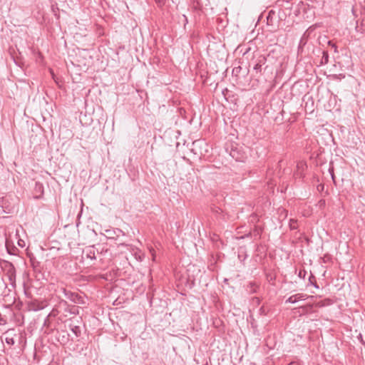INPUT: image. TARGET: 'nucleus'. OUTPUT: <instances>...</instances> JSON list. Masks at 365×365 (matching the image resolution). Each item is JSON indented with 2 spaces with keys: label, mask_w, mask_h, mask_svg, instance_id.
<instances>
[{
  "label": "nucleus",
  "mask_w": 365,
  "mask_h": 365,
  "mask_svg": "<svg viewBox=\"0 0 365 365\" xmlns=\"http://www.w3.org/2000/svg\"><path fill=\"white\" fill-rule=\"evenodd\" d=\"M326 304H327L325 303V301H320V302H317V306L319 307H322L325 306Z\"/></svg>",
  "instance_id": "393cba45"
},
{
  "label": "nucleus",
  "mask_w": 365,
  "mask_h": 365,
  "mask_svg": "<svg viewBox=\"0 0 365 365\" xmlns=\"http://www.w3.org/2000/svg\"><path fill=\"white\" fill-rule=\"evenodd\" d=\"M6 247L9 255H17L19 249L16 248L14 245H11L8 240L6 241Z\"/></svg>",
  "instance_id": "9d476101"
},
{
  "label": "nucleus",
  "mask_w": 365,
  "mask_h": 365,
  "mask_svg": "<svg viewBox=\"0 0 365 365\" xmlns=\"http://www.w3.org/2000/svg\"><path fill=\"white\" fill-rule=\"evenodd\" d=\"M6 342L9 345H13L15 343V341L13 338L6 337Z\"/></svg>",
  "instance_id": "412c9836"
},
{
  "label": "nucleus",
  "mask_w": 365,
  "mask_h": 365,
  "mask_svg": "<svg viewBox=\"0 0 365 365\" xmlns=\"http://www.w3.org/2000/svg\"><path fill=\"white\" fill-rule=\"evenodd\" d=\"M313 296H308L302 293H298L290 296L286 301L285 303L294 304L301 300H305L307 298H313Z\"/></svg>",
  "instance_id": "39448f33"
},
{
  "label": "nucleus",
  "mask_w": 365,
  "mask_h": 365,
  "mask_svg": "<svg viewBox=\"0 0 365 365\" xmlns=\"http://www.w3.org/2000/svg\"><path fill=\"white\" fill-rule=\"evenodd\" d=\"M184 18L185 19V21H187L186 16L184 15Z\"/></svg>",
  "instance_id": "c9c22d12"
},
{
  "label": "nucleus",
  "mask_w": 365,
  "mask_h": 365,
  "mask_svg": "<svg viewBox=\"0 0 365 365\" xmlns=\"http://www.w3.org/2000/svg\"><path fill=\"white\" fill-rule=\"evenodd\" d=\"M52 313H50L47 317L46 318L44 319V322H43V326L44 327H49V324H50V320H49V317L51 316Z\"/></svg>",
  "instance_id": "6ab92c4d"
},
{
  "label": "nucleus",
  "mask_w": 365,
  "mask_h": 365,
  "mask_svg": "<svg viewBox=\"0 0 365 365\" xmlns=\"http://www.w3.org/2000/svg\"><path fill=\"white\" fill-rule=\"evenodd\" d=\"M314 279V275H312V274H311V276H310V277H309V282H310L312 284V283H313V282H313V279Z\"/></svg>",
  "instance_id": "c756f323"
},
{
  "label": "nucleus",
  "mask_w": 365,
  "mask_h": 365,
  "mask_svg": "<svg viewBox=\"0 0 365 365\" xmlns=\"http://www.w3.org/2000/svg\"><path fill=\"white\" fill-rule=\"evenodd\" d=\"M61 291L64 296L75 304H84L86 303L84 297L77 292L68 290L66 288H61Z\"/></svg>",
  "instance_id": "f03ea898"
},
{
  "label": "nucleus",
  "mask_w": 365,
  "mask_h": 365,
  "mask_svg": "<svg viewBox=\"0 0 365 365\" xmlns=\"http://www.w3.org/2000/svg\"><path fill=\"white\" fill-rule=\"evenodd\" d=\"M275 15V12L273 10H271L268 12V15L267 16V24H272V19L274 16Z\"/></svg>",
  "instance_id": "2eb2a0df"
},
{
  "label": "nucleus",
  "mask_w": 365,
  "mask_h": 365,
  "mask_svg": "<svg viewBox=\"0 0 365 365\" xmlns=\"http://www.w3.org/2000/svg\"><path fill=\"white\" fill-rule=\"evenodd\" d=\"M71 313H73V314H75V313H76V312H75V311H71Z\"/></svg>",
  "instance_id": "e433bc0d"
},
{
  "label": "nucleus",
  "mask_w": 365,
  "mask_h": 365,
  "mask_svg": "<svg viewBox=\"0 0 365 365\" xmlns=\"http://www.w3.org/2000/svg\"><path fill=\"white\" fill-rule=\"evenodd\" d=\"M297 221L294 219H291L289 220V227L291 230H296L297 228Z\"/></svg>",
  "instance_id": "dca6fc26"
},
{
  "label": "nucleus",
  "mask_w": 365,
  "mask_h": 365,
  "mask_svg": "<svg viewBox=\"0 0 365 365\" xmlns=\"http://www.w3.org/2000/svg\"><path fill=\"white\" fill-rule=\"evenodd\" d=\"M7 322V319L6 318V315H2L1 312H0V325H4Z\"/></svg>",
  "instance_id": "a211bd4d"
},
{
  "label": "nucleus",
  "mask_w": 365,
  "mask_h": 365,
  "mask_svg": "<svg viewBox=\"0 0 365 365\" xmlns=\"http://www.w3.org/2000/svg\"><path fill=\"white\" fill-rule=\"evenodd\" d=\"M306 167H307L306 164H304L302 162L297 163V170H304Z\"/></svg>",
  "instance_id": "aec40b11"
},
{
  "label": "nucleus",
  "mask_w": 365,
  "mask_h": 365,
  "mask_svg": "<svg viewBox=\"0 0 365 365\" xmlns=\"http://www.w3.org/2000/svg\"><path fill=\"white\" fill-rule=\"evenodd\" d=\"M18 244L19 246L23 247L24 245V242L23 240H19Z\"/></svg>",
  "instance_id": "cd10ccee"
},
{
  "label": "nucleus",
  "mask_w": 365,
  "mask_h": 365,
  "mask_svg": "<svg viewBox=\"0 0 365 365\" xmlns=\"http://www.w3.org/2000/svg\"><path fill=\"white\" fill-rule=\"evenodd\" d=\"M267 57L264 55H259L253 61V72L256 76H259L264 74L267 70L269 66L266 64Z\"/></svg>",
  "instance_id": "f257e3e1"
},
{
  "label": "nucleus",
  "mask_w": 365,
  "mask_h": 365,
  "mask_svg": "<svg viewBox=\"0 0 365 365\" xmlns=\"http://www.w3.org/2000/svg\"><path fill=\"white\" fill-rule=\"evenodd\" d=\"M29 309L33 311H39L43 309V305L38 302H33L29 304Z\"/></svg>",
  "instance_id": "9b49d317"
},
{
  "label": "nucleus",
  "mask_w": 365,
  "mask_h": 365,
  "mask_svg": "<svg viewBox=\"0 0 365 365\" xmlns=\"http://www.w3.org/2000/svg\"><path fill=\"white\" fill-rule=\"evenodd\" d=\"M329 172L330 173V174L331 175L332 172H334V168H329Z\"/></svg>",
  "instance_id": "2f4dec72"
},
{
  "label": "nucleus",
  "mask_w": 365,
  "mask_h": 365,
  "mask_svg": "<svg viewBox=\"0 0 365 365\" xmlns=\"http://www.w3.org/2000/svg\"><path fill=\"white\" fill-rule=\"evenodd\" d=\"M288 365H299V364L296 361H292V362L289 363Z\"/></svg>",
  "instance_id": "7c9ffc66"
},
{
  "label": "nucleus",
  "mask_w": 365,
  "mask_h": 365,
  "mask_svg": "<svg viewBox=\"0 0 365 365\" xmlns=\"http://www.w3.org/2000/svg\"><path fill=\"white\" fill-rule=\"evenodd\" d=\"M255 299H256V300L257 301V302H259V298H257V297H255Z\"/></svg>",
  "instance_id": "f704fd0d"
},
{
  "label": "nucleus",
  "mask_w": 365,
  "mask_h": 365,
  "mask_svg": "<svg viewBox=\"0 0 365 365\" xmlns=\"http://www.w3.org/2000/svg\"><path fill=\"white\" fill-rule=\"evenodd\" d=\"M329 62V53L327 51H322V57L320 61V65L327 64Z\"/></svg>",
  "instance_id": "4468645a"
},
{
  "label": "nucleus",
  "mask_w": 365,
  "mask_h": 365,
  "mask_svg": "<svg viewBox=\"0 0 365 365\" xmlns=\"http://www.w3.org/2000/svg\"><path fill=\"white\" fill-rule=\"evenodd\" d=\"M247 237H253V236L250 235V233H248L247 235H246Z\"/></svg>",
  "instance_id": "72a5a7b5"
},
{
  "label": "nucleus",
  "mask_w": 365,
  "mask_h": 365,
  "mask_svg": "<svg viewBox=\"0 0 365 365\" xmlns=\"http://www.w3.org/2000/svg\"><path fill=\"white\" fill-rule=\"evenodd\" d=\"M5 267L9 282L12 286H14L16 282V269L14 264L9 262H6Z\"/></svg>",
  "instance_id": "7ed1b4c3"
},
{
  "label": "nucleus",
  "mask_w": 365,
  "mask_h": 365,
  "mask_svg": "<svg viewBox=\"0 0 365 365\" xmlns=\"http://www.w3.org/2000/svg\"><path fill=\"white\" fill-rule=\"evenodd\" d=\"M331 179H332V180H333L334 183V184H336L335 175H334V172H332V173H331Z\"/></svg>",
  "instance_id": "c85d7f7f"
},
{
  "label": "nucleus",
  "mask_w": 365,
  "mask_h": 365,
  "mask_svg": "<svg viewBox=\"0 0 365 365\" xmlns=\"http://www.w3.org/2000/svg\"><path fill=\"white\" fill-rule=\"evenodd\" d=\"M29 261L31 263V266L33 268L34 272L37 274L41 272V262L36 259V258L34 256V255H29Z\"/></svg>",
  "instance_id": "423d86ee"
},
{
  "label": "nucleus",
  "mask_w": 365,
  "mask_h": 365,
  "mask_svg": "<svg viewBox=\"0 0 365 365\" xmlns=\"http://www.w3.org/2000/svg\"><path fill=\"white\" fill-rule=\"evenodd\" d=\"M294 175L296 178H302L304 176V170H297Z\"/></svg>",
  "instance_id": "f3484780"
},
{
  "label": "nucleus",
  "mask_w": 365,
  "mask_h": 365,
  "mask_svg": "<svg viewBox=\"0 0 365 365\" xmlns=\"http://www.w3.org/2000/svg\"><path fill=\"white\" fill-rule=\"evenodd\" d=\"M317 190H318L319 191H322V190H324V185H322V184H319V185L317 186Z\"/></svg>",
  "instance_id": "bb28decb"
},
{
  "label": "nucleus",
  "mask_w": 365,
  "mask_h": 365,
  "mask_svg": "<svg viewBox=\"0 0 365 365\" xmlns=\"http://www.w3.org/2000/svg\"><path fill=\"white\" fill-rule=\"evenodd\" d=\"M259 286L254 282H250L247 286V291L250 294H254L257 292Z\"/></svg>",
  "instance_id": "f8f14e48"
},
{
  "label": "nucleus",
  "mask_w": 365,
  "mask_h": 365,
  "mask_svg": "<svg viewBox=\"0 0 365 365\" xmlns=\"http://www.w3.org/2000/svg\"><path fill=\"white\" fill-rule=\"evenodd\" d=\"M240 70H241L240 66L235 67L232 70V73L237 76L240 73Z\"/></svg>",
  "instance_id": "5701e85b"
},
{
  "label": "nucleus",
  "mask_w": 365,
  "mask_h": 365,
  "mask_svg": "<svg viewBox=\"0 0 365 365\" xmlns=\"http://www.w3.org/2000/svg\"><path fill=\"white\" fill-rule=\"evenodd\" d=\"M4 310L9 312L10 314H12V309H11L10 306H4Z\"/></svg>",
  "instance_id": "a878e982"
},
{
  "label": "nucleus",
  "mask_w": 365,
  "mask_h": 365,
  "mask_svg": "<svg viewBox=\"0 0 365 365\" xmlns=\"http://www.w3.org/2000/svg\"><path fill=\"white\" fill-rule=\"evenodd\" d=\"M83 253H85L86 257L88 259H91L92 260L96 259V249H95L94 246L89 247L86 248V250L83 252Z\"/></svg>",
  "instance_id": "6e6552de"
},
{
  "label": "nucleus",
  "mask_w": 365,
  "mask_h": 365,
  "mask_svg": "<svg viewBox=\"0 0 365 365\" xmlns=\"http://www.w3.org/2000/svg\"><path fill=\"white\" fill-rule=\"evenodd\" d=\"M313 286L315 287V288H319V286L317 285V284L316 282L314 283H312Z\"/></svg>",
  "instance_id": "473e14b6"
},
{
  "label": "nucleus",
  "mask_w": 365,
  "mask_h": 365,
  "mask_svg": "<svg viewBox=\"0 0 365 365\" xmlns=\"http://www.w3.org/2000/svg\"><path fill=\"white\" fill-rule=\"evenodd\" d=\"M70 329L71 331L78 337L81 336V330L79 326L70 324Z\"/></svg>",
  "instance_id": "ddd939ff"
},
{
  "label": "nucleus",
  "mask_w": 365,
  "mask_h": 365,
  "mask_svg": "<svg viewBox=\"0 0 365 365\" xmlns=\"http://www.w3.org/2000/svg\"><path fill=\"white\" fill-rule=\"evenodd\" d=\"M44 193V187L41 182H36L34 187V198L41 199L43 197Z\"/></svg>",
  "instance_id": "0eeeda50"
},
{
  "label": "nucleus",
  "mask_w": 365,
  "mask_h": 365,
  "mask_svg": "<svg viewBox=\"0 0 365 365\" xmlns=\"http://www.w3.org/2000/svg\"><path fill=\"white\" fill-rule=\"evenodd\" d=\"M306 271L305 270H300L299 272V277L302 278H304L306 275Z\"/></svg>",
  "instance_id": "b1692460"
},
{
  "label": "nucleus",
  "mask_w": 365,
  "mask_h": 365,
  "mask_svg": "<svg viewBox=\"0 0 365 365\" xmlns=\"http://www.w3.org/2000/svg\"><path fill=\"white\" fill-rule=\"evenodd\" d=\"M259 314L260 315H267V311L264 307H261L259 309Z\"/></svg>",
  "instance_id": "4be33fe9"
},
{
  "label": "nucleus",
  "mask_w": 365,
  "mask_h": 365,
  "mask_svg": "<svg viewBox=\"0 0 365 365\" xmlns=\"http://www.w3.org/2000/svg\"><path fill=\"white\" fill-rule=\"evenodd\" d=\"M263 232V228L259 226H255L253 230L250 232V235L253 236L255 239H259Z\"/></svg>",
  "instance_id": "1a4fd4ad"
},
{
  "label": "nucleus",
  "mask_w": 365,
  "mask_h": 365,
  "mask_svg": "<svg viewBox=\"0 0 365 365\" xmlns=\"http://www.w3.org/2000/svg\"><path fill=\"white\" fill-rule=\"evenodd\" d=\"M230 155L236 161L242 162L246 158L245 153L237 146H232Z\"/></svg>",
  "instance_id": "20e7f679"
}]
</instances>
